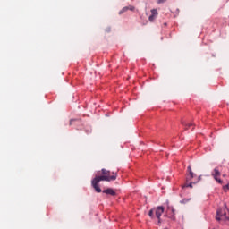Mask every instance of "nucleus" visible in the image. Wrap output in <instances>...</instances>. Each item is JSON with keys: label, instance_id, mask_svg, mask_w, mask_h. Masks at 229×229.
I'll use <instances>...</instances> for the list:
<instances>
[{"label": "nucleus", "instance_id": "f257e3e1", "mask_svg": "<svg viewBox=\"0 0 229 229\" xmlns=\"http://www.w3.org/2000/svg\"><path fill=\"white\" fill-rule=\"evenodd\" d=\"M101 174L102 175L96 176L91 181V185L93 189L96 191V192L98 193L102 191L101 188L99 187V182H115V180H117V173H111L109 170H106L105 168L101 170Z\"/></svg>", "mask_w": 229, "mask_h": 229}, {"label": "nucleus", "instance_id": "f03ea898", "mask_svg": "<svg viewBox=\"0 0 229 229\" xmlns=\"http://www.w3.org/2000/svg\"><path fill=\"white\" fill-rule=\"evenodd\" d=\"M164 210H165V208L162 206H158L157 208H154V212H155L156 217L157 219H160V217L164 214Z\"/></svg>", "mask_w": 229, "mask_h": 229}, {"label": "nucleus", "instance_id": "7ed1b4c3", "mask_svg": "<svg viewBox=\"0 0 229 229\" xmlns=\"http://www.w3.org/2000/svg\"><path fill=\"white\" fill-rule=\"evenodd\" d=\"M212 176L215 178L216 182H218V183H223V181L218 178V176H221V172H219L218 168H215Z\"/></svg>", "mask_w": 229, "mask_h": 229}, {"label": "nucleus", "instance_id": "20e7f679", "mask_svg": "<svg viewBox=\"0 0 229 229\" xmlns=\"http://www.w3.org/2000/svg\"><path fill=\"white\" fill-rule=\"evenodd\" d=\"M150 12L151 15L148 17V21L150 22H155V19L158 17V11L157 9H152Z\"/></svg>", "mask_w": 229, "mask_h": 229}, {"label": "nucleus", "instance_id": "39448f33", "mask_svg": "<svg viewBox=\"0 0 229 229\" xmlns=\"http://www.w3.org/2000/svg\"><path fill=\"white\" fill-rule=\"evenodd\" d=\"M168 210H171V213L168 215V218L172 221H176V210H174V208H168Z\"/></svg>", "mask_w": 229, "mask_h": 229}, {"label": "nucleus", "instance_id": "423d86ee", "mask_svg": "<svg viewBox=\"0 0 229 229\" xmlns=\"http://www.w3.org/2000/svg\"><path fill=\"white\" fill-rule=\"evenodd\" d=\"M128 10H130L131 12H134V11H135V6H133V5H129V6L123 7V8L119 12V15H123V13H125V12H127Z\"/></svg>", "mask_w": 229, "mask_h": 229}, {"label": "nucleus", "instance_id": "0eeeda50", "mask_svg": "<svg viewBox=\"0 0 229 229\" xmlns=\"http://www.w3.org/2000/svg\"><path fill=\"white\" fill-rule=\"evenodd\" d=\"M103 193H104V194H107V195H109V196H116V195H117V193L115 192V191H114V189H111V188L106 189V190H104V191H103Z\"/></svg>", "mask_w": 229, "mask_h": 229}, {"label": "nucleus", "instance_id": "6e6552de", "mask_svg": "<svg viewBox=\"0 0 229 229\" xmlns=\"http://www.w3.org/2000/svg\"><path fill=\"white\" fill-rule=\"evenodd\" d=\"M188 173L191 178H194V172H192V168L191 167V165L188 166Z\"/></svg>", "mask_w": 229, "mask_h": 229}, {"label": "nucleus", "instance_id": "1a4fd4ad", "mask_svg": "<svg viewBox=\"0 0 229 229\" xmlns=\"http://www.w3.org/2000/svg\"><path fill=\"white\" fill-rule=\"evenodd\" d=\"M189 201H191V199H182L180 203L185 204V203H189Z\"/></svg>", "mask_w": 229, "mask_h": 229}, {"label": "nucleus", "instance_id": "9d476101", "mask_svg": "<svg viewBox=\"0 0 229 229\" xmlns=\"http://www.w3.org/2000/svg\"><path fill=\"white\" fill-rule=\"evenodd\" d=\"M153 214H155V209H150L148 212L149 217H153Z\"/></svg>", "mask_w": 229, "mask_h": 229}, {"label": "nucleus", "instance_id": "9b49d317", "mask_svg": "<svg viewBox=\"0 0 229 229\" xmlns=\"http://www.w3.org/2000/svg\"><path fill=\"white\" fill-rule=\"evenodd\" d=\"M167 0H157V4H164Z\"/></svg>", "mask_w": 229, "mask_h": 229}, {"label": "nucleus", "instance_id": "f8f14e48", "mask_svg": "<svg viewBox=\"0 0 229 229\" xmlns=\"http://www.w3.org/2000/svg\"><path fill=\"white\" fill-rule=\"evenodd\" d=\"M225 192L229 190V184H226L225 186L223 187Z\"/></svg>", "mask_w": 229, "mask_h": 229}, {"label": "nucleus", "instance_id": "ddd939ff", "mask_svg": "<svg viewBox=\"0 0 229 229\" xmlns=\"http://www.w3.org/2000/svg\"><path fill=\"white\" fill-rule=\"evenodd\" d=\"M188 187H190V189H192V182H190V183L188 184Z\"/></svg>", "mask_w": 229, "mask_h": 229}, {"label": "nucleus", "instance_id": "4468645a", "mask_svg": "<svg viewBox=\"0 0 229 229\" xmlns=\"http://www.w3.org/2000/svg\"><path fill=\"white\" fill-rule=\"evenodd\" d=\"M158 219V225H160V223H162V219L159 217V218H157Z\"/></svg>", "mask_w": 229, "mask_h": 229}, {"label": "nucleus", "instance_id": "2eb2a0df", "mask_svg": "<svg viewBox=\"0 0 229 229\" xmlns=\"http://www.w3.org/2000/svg\"><path fill=\"white\" fill-rule=\"evenodd\" d=\"M182 187H183V188L189 187V183L184 184Z\"/></svg>", "mask_w": 229, "mask_h": 229}, {"label": "nucleus", "instance_id": "dca6fc26", "mask_svg": "<svg viewBox=\"0 0 229 229\" xmlns=\"http://www.w3.org/2000/svg\"><path fill=\"white\" fill-rule=\"evenodd\" d=\"M72 121H74V120H71V121H70V125L72 124Z\"/></svg>", "mask_w": 229, "mask_h": 229}, {"label": "nucleus", "instance_id": "f3484780", "mask_svg": "<svg viewBox=\"0 0 229 229\" xmlns=\"http://www.w3.org/2000/svg\"><path fill=\"white\" fill-rule=\"evenodd\" d=\"M188 126H192V123H189Z\"/></svg>", "mask_w": 229, "mask_h": 229}, {"label": "nucleus", "instance_id": "a211bd4d", "mask_svg": "<svg viewBox=\"0 0 229 229\" xmlns=\"http://www.w3.org/2000/svg\"><path fill=\"white\" fill-rule=\"evenodd\" d=\"M225 208H227V209H228V207L226 206V204H225Z\"/></svg>", "mask_w": 229, "mask_h": 229}, {"label": "nucleus", "instance_id": "6ab92c4d", "mask_svg": "<svg viewBox=\"0 0 229 229\" xmlns=\"http://www.w3.org/2000/svg\"><path fill=\"white\" fill-rule=\"evenodd\" d=\"M199 180H201V176L199 177Z\"/></svg>", "mask_w": 229, "mask_h": 229}]
</instances>
